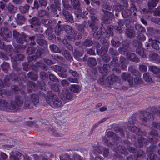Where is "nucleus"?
I'll use <instances>...</instances> for the list:
<instances>
[{
  "instance_id": "e2e57ef3",
  "label": "nucleus",
  "mask_w": 160,
  "mask_h": 160,
  "mask_svg": "<svg viewBox=\"0 0 160 160\" xmlns=\"http://www.w3.org/2000/svg\"><path fill=\"white\" fill-rule=\"evenodd\" d=\"M49 77L50 80L52 82H58V79L57 78H56L55 75L51 73L49 74Z\"/></svg>"
},
{
  "instance_id": "e433bc0d",
  "label": "nucleus",
  "mask_w": 160,
  "mask_h": 160,
  "mask_svg": "<svg viewBox=\"0 0 160 160\" xmlns=\"http://www.w3.org/2000/svg\"><path fill=\"white\" fill-rule=\"evenodd\" d=\"M40 38H39L37 39V43L40 46L43 47L45 48H46L47 44L46 41L45 40L43 39H41Z\"/></svg>"
},
{
  "instance_id": "4c0bfd02",
  "label": "nucleus",
  "mask_w": 160,
  "mask_h": 160,
  "mask_svg": "<svg viewBox=\"0 0 160 160\" xmlns=\"http://www.w3.org/2000/svg\"><path fill=\"white\" fill-rule=\"evenodd\" d=\"M43 37V36L42 34H36L35 36H32L30 37H28V38L27 39V40L29 38V39L31 41V44L32 45H34L35 43L34 40L36 37H37L38 38H42Z\"/></svg>"
},
{
  "instance_id": "ea45409f",
  "label": "nucleus",
  "mask_w": 160,
  "mask_h": 160,
  "mask_svg": "<svg viewBox=\"0 0 160 160\" xmlns=\"http://www.w3.org/2000/svg\"><path fill=\"white\" fill-rule=\"evenodd\" d=\"M135 28L137 31L141 32H144L146 31L143 27L138 24H136L135 25Z\"/></svg>"
},
{
  "instance_id": "c756f323",
  "label": "nucleus",
  "mask_w": 160,
  "mask_h": 160,
  "mask_svg": "<svg viewBox=\"0 0 160 160\" xmlns=\"http://www.w3.org/2000/svg\"><path fill=\"white\" fill-rule=\"evenodd\" d=\"M149 42L153 41L152 44V48L156 50L159 49L160 47L159 44L157 43V42L158 43L159 41L155 40L154 41H153L152 38H150L149 39Z\"/></svg>"
},
{
  "instance_id": "09e8293b",
  "label": "nucleus",
  "mask_w": 160,
  "mask_h": 160,
  "mask_svg": "<svg viewBox=\"0 0 160 160\" xmlns=\"http://www.w3.org/2000/svg\"><path fill=\"white\" fill-rule=\"evenodd\" d=\"M92 147L93 149H95L94 151H93L94 153L95 154H96L97 153H102L104 148L102 146L97 147L93 146Z\"/></svg>"
},
{
  "instance_id": "ddd939ff",
  "label": "nucleus",
  "mask_w": 160,
  "mask_h": 160,
  "mask_svg": "<svg viewBox=\"0 0 160 160\" xmlns=\"http://www.w3.org/2000/svg\"><path fill=\"white\" fill-rule=\"evenodd\" d=\"M15 20L18 24L22 25L25 22L26 18L23 15L21 14H18L15 18Z\"/></svg>"
},
{
  "instance_id": "9b49d317",
  "label": "nucleus",
  "mask_w": 160,
  "mask_h": 160,
  "mask_svg": "<svg viewBox=\"0 0 160 160\" xmlns=\"http://www.w3.org/2000/svg\"><path fill=\"white\" fill-rule=\"evenodd\" d=\"M61 96L62 99L66 101L67 100H69L72 99V93L68 90H62Z\"/></svg>"
},
{
  "instance_id": "f8f14e48",
  "label": "nucleus",
  "mask_w": 160,
  "mask_h": 160,
  "mask_svg": "<svg viewBox=\"0 0 160 160\" xmlns=\"http://www.w3.org/2000/svg\"><path fill=\"white\" fill-rule=\"evenodd\" d=\"M149 59L157 64L160 63V57L155 52H151L149 55Z\"/></svg>"
},
{
  "instance_id": "603ef678",
  "label": "nucleus",
  "mask_w": 160,
  "mask_h": 160,
  "mask_svg": "<svg viewBox=\"0 0 160 160\" xmlns=\"http://www.w3.org/2000/svg\"><path fill=\"white\" fill-rule=\"evenodd\" d=\"M64 56L65 58L68 60L71 61L72 60V58L70 54L68 51L65 50L64 52Z\"/></svg>"
},
{
  "instance_id": "412c9836",
  "label": "nucleus",
  "mask_w": 160,
  "mask_h": 160,
  "mask_svg": "<svg viewBox=\"0 0 160 160\" xmlns=\"http://www.w3.org/2000/svg\"><path fill=\"white\" fill-rule=\"evenodd\" d=\"M126 56L128 59L133 61L139 62L140 61L139 59L134 53H131L129 52L128 54H127Z\"/></svg>"
},
{
  "instance_id": "39448f33",
  "label": "nucleus",
  "mask_w": 160,
  "mask_h": 160,
  "mask_svg": "<svg viewBox=\"0 0 160 160\" xmlns=\"http://www.w3.org/2000/svg\"><path fill=\"white\" fill-rule=\"evenodd\" d=\"M102 11L103 12L104 15L102 19L104 23L106 24H109L110 22V7L109 4L107 3H104L102 5Z\"/></svg>"
},
{
  "instance_id": "7c9ffc66",
  "label": "nucleus",
  "mask_w": 160,
  "mask_h": 160,
  "mask_svg": "<svg viewBox=\"0 0 160 160\" xmlns=\"http://www.w3.org/2000/svg\"><path fill=\"white\" fill-rule=\"evenodd\" d=\"M125 33L127 36L129 38H132L135 37V32L133 29H127Z\"/></svg>"
},
{
  "instance_id": "0eeeda50",
  "label": "nucleus",
  "mask_w": 160,
  "mask_h": 160,
  "mask_svg": "<svg viewBox=\"0 0 160 160\" xmlns=\"http://www.w3.org/2000/svg\"><path fill=\"white\" fill-rule=\"evenodd\" d=\"M113 51V49H111V54H114V55L112 56V61L111 62V65L113 66L114 68L112 69V70L115 71L117 72L120 73L121 71L119 69V65L117 63L118 61V58L116 56L117 52Z\"/></svg>"
},
{
  "instance_id": "aec40b11",
  "label": "nucleus",
  "mask_w": 160,
  "mask_h": 160,
  "mask_svg": "<svg viewBox=\"0 0 160 160\" xmlns=\"http://www.w3.org/2000/svg\"><path fill=\"white\" fill-rule=\"evenodd\" d=\"M71 3L74 9L77 10L78 12H81L80 3L78 0H71Z\"/></svg>"
},
{
  "instance_id": "f3484780",
  "label": "nucleus",
  "mask_w": 160,
  "mask_h": 160,
  "mask_svg": "<svg viewBox=\"0 0 160 160\" xmlns=\"http://www.w3.org/2000/svg\"><path fill=\"white\" fill-rule=\"evenodd\" d=\"M111 85L114 83H118L120 85L122 83V81L119 78L118 76L115 75L114 74L111 76Z\"/></svg>"
},
{
  "instance_id": "4be33fe9",
  "label": "nucleus",
  "mask_w": 160,
  "mask_h": 160,
  "mask_svg": "<svg viewBox=\"0 0 160 160\" xmlns=\"http://www.w3.org/2000/svg\"><path fill=\"white\" fill-rule=\"evenodd\" d=\"M1 44H2V46H1L0 48L1 49L5 48L6 52L8 53V54L11 57H12V55L10 52H12L13 50V49L12 48V46L11 45H8L6 46H5L3 42H1Z\"/></svg>"
},
{
  "instance_id": "4d7b16f0",
  "label": "nucleus",
  "mask_w": 160,
  "mask_h": 160,
  "mask_svg": "<svg viewBox=\"0 0 160 160\" xmlns=\"http://www.w3.org/2000/svg\"><path fill=\"white\" fill-rule=\"evenodd\" d=\"M88 24L89 27L91 28L93 31H95L98 29V28L96 24H93V23H92L90 21H88Z\"/></svg>"
},
{
  "instance_id": "dca6fc26",
  "label": "nucleus",
  "mask_w": 160,
  "mask_h": 160,
  "mask_svg": "<svg viewBox=\"0 0 160 160\" xmlns=\"http://www.w3.org/2000/svg\"><path fill=\"white\" fill-rule=\"evenodd\" d=\"M110 66L108 64H104L103 66L100 67L99 72L105 76L107 75L108 73V68H110Z\"/></svg>"
},
{
  "instance_id": "864d4df0",
  "label": "nucleus",
  "mask_w": 160,
  "mask_h": 160,
  "mask_svg": "<svg viewBox=\"0 0 160 160\" xmlns=\"http://www.w3.org/2000/svg\"><path fill=\"white\" fill-rule=\"evenodd\" d=\"M70 89L72 92H77L79 91V88L77 85H72L70 88Z\"/></svg>"
},
{
  "instance_id": "7ed1b4c3",
  "label": "nucleus",
  "mask_w": 160,
  "mask_h": 160,
  "mask_svg": "<svg viewBox=\"0 0 160 160\" xmlns=\"http://www.w3.org/2000/svg\"><path fill=\"white\" fill-rule=\"evenodd\" d=\"M155 114L160 116V111L155 108H148L146 110L141 112L140 118L142 123L145 124L148 121L153 120L154 118V115Z\"/></svg>"
},
{
  "instance_id": "a19ab883",
  "label": "nucleus",
  "mask_w": 160,
  "mask_h": 160,
  "mask_svg": "<svg viewBox=\"0 0 160 160\" xmlns=\"http://www.w3.org/2000/svg\"><path fill=\"white\" fill-rule=\"evenodd\" d=\"M24 57L23 55L21 54H17L16 56L15 57L12 56L11 57L12 61L16 62L17 60H22L24 58Z\"/></svg>"
},
{
  "instance_id": "f704fd0d",
  "label": "nucleus",
  "mask_w": 160,
  "mask_h": 160,
  "mask_svg": "<svg viewBox=\"0 0 160 160\" xmlns=\"http://www.w3.org/2000/svg\"><path fill=\"white\" fill-rule=\"evenodd\" d=\"M27 76L28 78L34 81L36 80L38 78V75L35 72H30L28 74Z\"/></svg>"
},
{
  "instance_id": "1a4fd4ad",
  "label": "nucleus",
  "mask_w": 160,
  "mask_h": 160,
  "mask_svg": "<svg viewBox=\"0 0 160 160\" xmlns=\"http://www.w3.org/2000/svg\"><path fill=\"white\" fill-rule=\"evenodd\" d=\"M121 77L124 81H128L130 86L133 85V78L130 74L128 73L123 72L122 73Z\"/></svg>"
},
{
  "instance_id": "4468645a",
  "label": "nucleus",
  "mask_w": 160,
  "mask_h": 160,
  "mask_svg": "<svg viewBox=\"0 0 160 160\" xmlns=\"http://www.w3.org/2000/svg\"><path fill=\"white\" fill-rule=\"evenodd\" d=\"M69 34L72 35V37L74 40L82 38V35L80 33H78L76 31H75L72 28L67 32Z\"/></svg>"
},
{
  "instance_id": "338daca9",
  "label": "nucleus",
  "mask_w": 160,
  "mask_h": 160,
  "mask_svg": "<svg viewBox=\"0 0 160 160\" xmlns=\"http://www.w3.org/2000/svg\"><path fill=\"white\" fill-rule=\"evenodd\" d=\"M85 26V25H78V30L82 33H83L85 36H87V33L85 32V31L84 30V27Z\"/></svg>"
},
{
  "instance_id": "58836bf2",
  "label": "nucleus",
  "mask_w": 160,
  "mask_h": 160,
  "mask_svg": "<svg viewBox=\"0 0 160 160\" xmlns=\"http://www.w3.org/2000/svg\"><path fill=\"white\" fill-rule=\"evenodd\" d=\"M143 77L144 80L146 82H151L152 81L151 76L148 72L144 73L143 74Z\"/></svg>"
},
{
  "instance_id": "13d9d810",
  "label": "nucleus",
  "mask_w": 160,
  "mask_h": 160,
  "mask_svg": "<svg viewBox=\"0 0 160 160\" xmlns=\"http://www.w3.org/2000/svg\"><path fill=\"white\" fill-rule=\"evenodd\" d=\"M59 8H58L57 6L55 5H51V6L52 12L54 14H56L57 13V9H58L59 10Z\"/></svg>"
},
{
  "instance_id": "8fccbe9b",
  "label": "nucleus",
  "mask_w": 160,
  "mask_h": 160,
  "mask_svg": "<svg viewBox=\"0 0 160 160\" xmlns=\"http://www.w3.org/2000/svg\"><path fill=\"white\" fill-rule=\"evenodd\" d=\"M50 48L51 50L53 52L56 53H59L60 52V49L55 45L52 44L50 45Z\"/></svg>"
},
{
  "instance_id": "49530a36",
  "label": "nucleus",
  "mask_w": 160,
  "mask_h": 160,
  "mask_svg": "<svg viewBox=\"0 0 160 160\" xmlns=\"http://www.w3.org/2000/svg\"><path fill=\"white\" fill-rule=\"evenodd\" d=\"M131 12L128 9H124L122 12V16L124 18H127L131 15Z\"/></svg>"
},
{
  "instance_id": "052dcab7",
  "label": "nucleus",
  "mask_w": 160,
  "mask_h": 160,
  "mask_svg": "<svg viewBox=\"0 0 160 160\" xmlns=\"http://www.w3.org/2000/svg\"><path fill=\"white\" fill-rule=\"evenodd\" d=\"M111 43L112 46L114 47H118L120 44L119 41L117 39L112 40L111 41Z\"/></svg>"
},
{
  "instance_id": "c03bdc74",
  "label": "nucleus",
  "mask_w": 160,
  "mask_h": 160,
  "mask_svg": "<svg viewBox=\"0 0 160 160\" xmlns=\"http://www.w3.org/2000/svg\"><path fill=\"white\" fill-rule=\"evenodd\" d=\"M2 33V34L8 38H10L12 36L11 31L7 28H4Z\"/></svg>"
},
{
  "instance_id": "6ab92c4d",
  "label": "nucleus",
  "mask_w": 160,
  "mask_h": 160,
  "mask_svg": "<svg viewBox=\"0 0 160 160\" xmlns=\"http://www.w3.org/2000/svg\"><path fill=\"white\" fill-rule=\"evenodd\" d=\"M110 130L109 129L107 130L106 134L104 136L103 140L104 143L108 147L110 145Z\"/></svg>"
},
{
  "instance_id": "f257e3e1",
  "label": "nucleus",
  "mask_w": 160,
  "mask_h": 160,
  "mask_svg": "<svg viewBox=\"0 0 160 160\" xmlns=\"http://www.w3.org/2000/svg\"><path fill=\"white\" fill-rule=\"evenodd\" d=\"M23 105L22 98L18 96L15 97L14 102L12 101L8 102L3 99L0 100V110L2 111L16 112Z\"/></svg>"
},
{
  "instance_id": "a18cd8bd",
  "label": "nucleus",
  "mask_w": 160,
  "mask_h": 160,
  "mask_svg": "<svg viewBox=\"0 0 160 160\" xmlns=\"http://www.w3.org/2000/svg\"><path fill=\"white\" fill-rule=\"evenodd\" d=\"M140 75L139 76H137L134 78L133 80V84H140L143 83V81L142 79L140 77Z\"/></svg>"
},
{
  "instance_id": "bb28decb",
  "label": "nucleus",
  "mask_w": 160,
  "mask_h": 160,
  "mask_svg": "<svg viewBox=\"0 0 160 160\" xmlns=\"http://www.w3.org/2000/svg\"><path fill=\"white\" fill-rule=\"evenodd\" d=\"M74 58L77 60L79 61L81 59L80 58L83 54V52H80L78 50L75 49L73 52Z\"/></svg>"
},
{
  "instance_id": "0e129e2a",
  "label": "nucleus",
  "mask_w": 160,
  "mask_h": 160,
  "mask_svg": "<svg viewBox=\"0 0 160 160\" xmlns=\"http://www.w3.org/2000/svg\"><path fill=\"white\" fill-rule=\"evenodd\" d=\"M36 50V49L33 47H31L28 48L27 53L29 55L32 54L35 52Z\"/></svg>"
},
{
  "instance_id": "473e14b6",
  "label": "nucleus",
  "mask_w": 160,
  "mask_h": 160,
  "mask_svg": "<svg viewBox=\"0 0 160 160\" xmlns=\"http://www.w3.org/2000/svg\"><path fill=\"white\" fill-rule=\"evenodd\" d=\"M128 70L136 76H139L140 75L139 71L133 68L132 66H130L128 67Z\"/></svg>"
},
{
  "instance_id": "c9c22d12",
  "label": "nucleus",
  "mask_w": 160,
  "mask_h": 160,
  "mask_svg": "<svg viewBox=\"0 0 160 160\" xmlns=\"http://www.w3.org/2000/svg\"><path fill=\"white\" fill-rule=\"evenodd\" d=\"M29 8V5H26L24 6H20L19 8V9L22 13H25L28 12Z\"/></svg>"
},
{
  "instance_id": "cd10ccee",
  "label": "nucleus",
  "mask_w": 160,
  "mask_h": 160,
  "mask_svg": "<svg viewBox=\"0 0 160 160\" xmlns=\"http://www.w3.org/2000/svg\"><path fill=\"white\" fill-rule=\"evenodd\" d=\"M24 107L26 109H30L32 108L31 102L30 100V98L26 97L24 100Z\"/></svg>"
},
{
  "instance_id": "a211bd4d",
  "label": "nucleus",
  "mask_w": 160,
  "mask_h": 160,
  "mask_svg": "<svg viewBox=\"0 0 160 160\" xmlns=\"http://www.w3.org/2000/svg\"><path fill=\"white\" fill-rule=\"evenodd\" d=\"M29 22L31 24L30 27L33 28L34 26H38L40 24V22L39 19L36 17H34L29 20Z\"/></svg>"
},
{
  "instance_id": "69168bd1",
  "label": "nucleus",
  "mask_w": 160,
  "mask_h": 160,
  "mask_svg": "<svg viewBox=\"0 0 160 160\" xmlns=\"http://www.w3.org/2000/svg\"><path fill=\"white\" fill-rule=\"evenodd\" d=\"M114 130L116 133H118L122 136H124V133L122 128H119L118 129H114Z\"/></svg>"
},
{
  "instance_id": "2f4dec72",
  "label": "nucleus",
  "mask_w": 160,
  "mask_h": 160,
  "mask_svg": "<svg viewBox=\"0 0 160 160\" xmlns=\"http://www.w3.org/2000/svg\"><path fill=\"white\" fill-rule=\"evenodd\" d=\"M88 64L90 67H92L97 64V62L95 58H88L87 62Z\"/></svg>"
},
{
  "instance_id": "c85d7f7f",
  "label": "nucleus",
  "mask_w": 160,
  "mask_h": 160,
  "mask_svg": "<svg viewBox=\"0 0 160 160\" xmlns=\"http://www.w3.org/2000/svg\"><path fill=\"white\" fill-rule=\"evenodd\" d=\"M30 98V100L32 101L34 105L37 104L39 102V98L37 95L36 94H32L31 95Z\"/></svg>"
},
{
  "instance_id": "423d86ee",
  "label": "nucleus",
  "mask_w": 160,
  "mask_h": 160,
  "mask_svg": "<svg viewBox=\"0 0 160 160\" xmlns=\"http://www.w3.org/2000/svg\"><path fill=\"white\" fill-rule=\"evenodd\" d=\"M13 36L18 43H22L23 42L26 41L28 38V36L26 34L22 33L20 34L16 30L13 31Z\"/></svg>"
},
{
  "instance_id": "79ce46f5",
  "label": "nucleus",
  "mask_w": 160,
  "mask_h": 160,
  "mask_svg": "<svg viewBox=\"0 0 160 160\" xmlns=\"http://www.w3.org/2000/svg\"><path fill=\"white\" fill-rule=\"evenodd\" d=\"M8 10L9 12L13 13L16 11L17 8V7L9 3L8 6Z\"/></svg>"
},
{
  "instance_id": "9d476101",
  "label": "nucleus",
  "mask_w": 160,
  "mask_h": 160,
  "mask_svg": "<svg viewBox=\"0 0 160 160\" xmlns=\"http://www.w3.org/2000/svg\"><path fill=\"white\" fill-rule=\"evenodd\" d=\"M128 129L129 130L131 131V132L139 136H145L146 134V132H142L141 131H140V129L139 128H138L135 126L128 125Z\"/></svg>"
},
{
  "instance_id": "37998d69",
  "label": "nucleus",
  "mask_w": 160,
  "mask_h": 160,
  "mask_svg": "<svg viewBox=\"0 0 160 160\" xmlns=\"http://www.w3.org/2000/svg\"><path fill=\"white\" fill-rule=\"evenodd\" d=\"M136 52L141 57L144 58L146 57V55L144 53V49L142 48H136Z\"/></svg>"
},
{
  "instance_id": "5701e85b",
  "label": "nucleus",
  "mask_w": 160,
  "mask_h": 160,
  "mask_svg": "<svg viewBox=\"0 0 160 160\" xmlns=\"http://www.w3.org/2000/svg\"><path fill=\"white\" fill-rule=\"evenodd\" d=\"M148 69L149 71L152 72L154 74H155L156 76L160 72V68L155 66H149Z\"/></svg>"
},
{
  "instance_id": "b1692460",
  "label": "nucleus",
  "mask_w": 160,
  "mask_h": 160,
  "mask_svg": "<svg viewBox=\"0 0 160 160\" xmlns=\"http://www.w3.org/2000/svg\"><path fill=\"white\" fill-rule=\"evenodd\" d=\"M159 2V0H149L148 2L149 9L151 10L155 7Z\"/></svg>"
},
{
  "instance_id": "f03ea898",
  "label": "nucleus",
  "mask_w": 160,
  "mask_h": 160,
  "mask_svg": "<svg viewBox=\"0 0 160 160\" xmlns=\"http://www.w3.org/2000/svg\"><path fill=\"white\" fill-rule=\"evenodd\" d=\"M160 127L159 123L153 122L150 126L151 131L150 132V134L151 137L148 138V140L140 136V139L138 140V143H136L135 145L137 147L141 148L144 144L147 143V141L154 143H156L158 141L157 132L155 130V129L159 128Z\"/></svg>"
},
{
  "instance_id": "a878e982",
  "label": "nucleus",
  "mask_w": 160,
  "mask_h": 160,
  "mask_svg": "<svg viewBox=\"0 0 160 160\" xmlns=\"http://www.w3.org/2000/svg\"><path fill=\"white\" fill-rule=\"evenodd\" d=\"M130 48L128 45L126 46L125 47H122L119 49V52L122 54H123L125 55H127L129 52V51L130 50Z\"/></svg>"
},
{
  "instance_id": "3c124183",
  "label": "nucleus",
  "mask_w": 160,
  "mask_h": 160,
  "mask_svg": "<svg viewBox=\"0 0 160 160\" xmlns=\"http://www.w3.org/2000/svg\"><path fill=\"white\" fill-rule=\"evenodd\" d=\"M64 25H60L58 24L57 27V33L58 35L60 34V32L64 30Z\"/></svg>"
},
{
  "instance_id": "774afa93",
  "label": "nucleus",
  "mask_w": 160,
  "mask_h": 160,
  "mask_svg": "<svg viewBox=\"0 0 160 160\" xmlns=\"http://www.w3.org/2000/svg\"><path fill=\"white\" fill-rule=\"evenodd\" d=\"M51 88L52 90L55 92L59 91V87L57 84L53 83L51 84Z\"/></svg>"
},
{
  "instance_id": "bf43d9fd",
  "label": "nucleus",
  "mask_w": 160,
  "mask_h": 160,
  "mask_svg": "<svg viewBox=\"0 0 160 160\" xmlns=\"http://www.w3.org/2000/svg\"><path fill=\"white\" fill-rule=\"evenodd\" d=\"M62 2L64 8L63 10L64 9L65 11H67V10H68L70 8L68 2L65 0H63Z\"/></svg>"
},
{
  "instance_id": "20e7f679",
  "label": "nucleus",
  "mask_w": 160,
  "mask_h": 160,
  "mask_svg": "<svg viewBox=\"0 0 160 160\" xmlns=\"http://www.w3.org/2000/svg\"><path fill=\"white\" fill-rule=\"evenodd\" d=\"M46 100L48 103L54 109L60 108L63 106L61 99L51 91L47 92Z\"/></svg>"
},
{
  "instance_id": "393cba45",
  "label": "nucleus",
  "mask_w": 160,
  "mask_h": 160,
  "mask_svg": "<svg viewBox=\"0 0 160 160\" xmlns=\"http://www.w3.org/2000/svg\"><path fill=\"white\" fill-rule=\"evenodd\" d=\"M108 50V48L106 47H102L101 49H97V54L101 56H102L106 55V53Z\"/></svg>"
},
{
  "instance_id": "6e6d98bb",
  "label": "nucleus",
  "mask_w": 160,
  "mask_h": 160,
  "mask_svg": "<svg viewBox=\"0 0 160 160\" xmlns=\"http://www.w3.org/2000/svg\"><path fill=\"white\" fill-rule=\"evenodd\" d=\"M126 150V148L123 146H119L118 148V152L122 154H125Z\"/></svg>"
},
{
  "instance_id": "de8ad7c7",
  "label": "nucleus",
  "mask_w": 160,
  "mask_h": 160,
  "mask_svg": "<svg viewBox=\"0 0 160 160\" xmlns=\"http://www.w3.org/2000/svg\"><path fill=\"white\" fill-rule=\"evenodd\" d=\"M42 23L46 26L50 27L52 26V21L49 19H43L42 20Z\"/></svg>"
},
{
  "instance_id": "680f3d73",
  "label": "nucleus",
  "mask_w": 160,
  "mask_h": 160,
  "mask_svg": "<svg viewBox=\"0 0 160 160\" xmlns=\"http://www.w3.org/2000/svg\"><path fill=\"white\" fill-rule=\"evenodd\" d=\"M148 31L150 34H152L154 33H159L160 31L154 28L151 27H148L147 28Z\"/></svg>"
},
{
  "instance_id": "72a5a7b5",
  "label": "nucleus",
  "mask_w": 160,
  "mask_h": 160,
  "mask_svg": "<svg viewBox=\"0 0 160 160\" xmlns=\"http://www.w3.org/2000/svg\"><path fill=\"white\" fill-rule=\"evenodd\" d=\"M145 156V153L141 150H139L137 153V160L143 159Z\"/></svg>"
},
{
  "instance_id": "5fc2aeb1",
  "label": "nucleus",
  "mask_w": 160,
  "mask_h": 160,
  "mask_svg": "<svg viewBox=\"0 0 160 160\" xmlns=\"http://www.w3.org/2000/svg\"><path fill=\"white\" fill-rule=\"evenodd\" d=\"M132 45L136 48H139L142 47L141 43L138 41L135 40L132 42Z\"/></svg>"
},
{
  "instance_id": "6e6552de",
  "label": "nucleus",
  "mask_w": 160,
  "mask_h": 160,
  "mask_svg": "<svg viewBox=\"0 0 160 160\" xmlns=\"http://www.w3.org/2000/svg\"><path fill=\"white\" fill-rule=\"evenodd\" d=\"M52 68L55 72L58 71L59 72L58 73V75L63 78H66L67 77V74L66 72L67 70L61 66L55 65L52 67Z\"/></svg>"
},
{
  "instance_id": "2eb2a0df",
  "label": "nucleus",
  "mask_w": 160,
  "mask_h": 160,
  "mask_svg": "<svg viewBox=\"0 0 160 160\" xmlns=\"http://www.w3.org/2000/svg\"><path fill=\"white\" fill-rule=\"evenodd\" d=\"M63 14L66 19V22H69L71 23H72L74 22L72 15L70 14L68 11H65L64 9Z\"/></svg>"
}]
</instances>
